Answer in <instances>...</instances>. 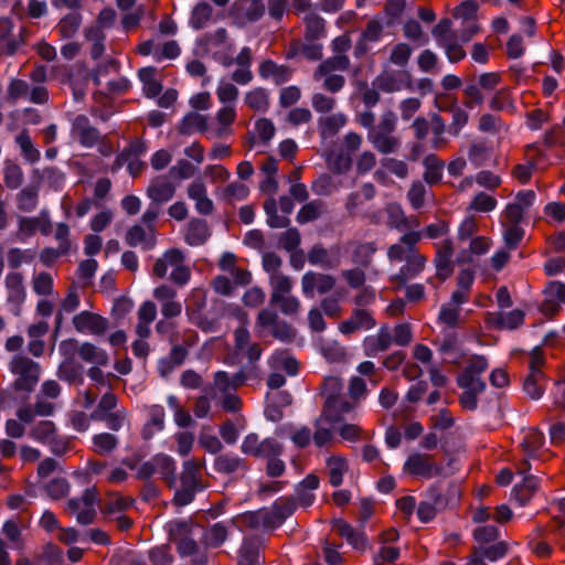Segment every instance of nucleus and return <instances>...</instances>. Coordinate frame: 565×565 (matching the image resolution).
<instances>
[{"instance_id": "f257e3e1", "label": "nucleus", "mask_w": 565, "mask_h": 565, "mask_svg": "<svg viewBox=\"0 0 565 565\" xmlns=\"http://www.w3.org/2000/svg\"><path fill=\"white\" fill-rule=\"evenodd\" d=\"M488 362L483 356L475 355L469 359L467 366L459 374L457 382L463 390L460 396V404L463 408L473 411L477 407V396L483 392L486 384L481 374L487 370Z\"/></svg>"}, {"instance_id": "f03ea898", "label": "nucleus", "mask_w": 565, "mask_h": 565, "mask_svg": "<svg viewBox=\"0 0 565 565\" xmlns=\"http://www.w3.org/2000/svg\"><path fill=\"white\" fill-rule=\"evenodd\" d=\"M153 274L159 278H169L178 286H184L190 281L191 270L184 264V255L179 249H169L153 265Z\"/></svg>"}, {"instance_id": "7ed1b4c3", "label": "nucleus", "mask_w": 565, "mask_h": 565, "mask_svg": "<svg viewBox=\"0 0 565 565\" xmlns=\"http://www.w3.org/2000/svg\"><path fill=\"white\" fill-rule=\"evenodd\" d=\"M9 370L14 376L13 385L18 391L32 392L40 380V365L24 355H14Z\"/></svg>"}, {"instance_id": "20e7f679", "label": "nucleus", "mask_w": 565, "mask_h": 565, "mask_svg": "<svg viewBox=\"0 0 565 565\" xmlns=\"http://www.w3.org/2000/svg\"><path fill=\"white\" fill-rule=\"evenodd\" d=\"M403 473L429 480L443 475V467L434 458L423 452L411 454L403 465Z\"/></svg>"}, {"instance_id": "39448f33", "label": "nucleus", "mask_w": 565, "mask_h": 565, "mask_svg": "<svg viewBox=\"0 0 565 565\" xmlns=\"http://www.w3.org/2000/svg\"><path fill=\"white\" fill-rule=\"evenodd\" d=\"M97 492L95 489H87L78 499H72L67 502V508L81 524H89L96 515L95 504Z\"/></svg>"}, {"instance_id": "423d86ee", "label": "nucleus", "mask_w": 565, "mask_h": 565, "mask_svg": "<svg viewBox=\"0 0 565 565\" xmlns=\"http://www.w3.org/2000/svg\"><path fill=\"white\" fill-rule=\"evenodd\" d=\"M192 532L193 527L186 522L175 521L169 524L170 539L177 544L182 556H190L196 551Z\"/></svg>"}, {"instance_id": "0eeeda50", "label": "nucleus", "mask_w": 565, "mask_h": 565, "mask_svg": "<svg viewBox=\"0 0 565 565\" xmlns=\"http://www.w3.org/2000/svg\"><path fill=\"white\" fill-rule=\"evenodd\" d=\"M536 200V194L533 190H523L516 193L513 202H510L503 213L504 217L509 222L520 223L525 213L531 209Z\"/></svg>"}, {"instance_id": "6e6552de", "label": "nucleus", "mask_w": 565, "mask_h": 565, "mask_svg": "<svg viewBox=\"0 0 565 565\" xmlns=\"http://www.w3.org/2000/svg\"><path fill=\"white\" fill-rule=\"evenodd\" d=\"M372 85L382 92L394 93L408 88L411 78L407 72L384 70L375 77Z\"/></svg>"}, {"instance_id": "1a4fd4ad", "label": "nucleus", "mask_w": 565, "mask_h": 565, "mask_svg": "<svg viewBox=\"0 0 565 565\" xmlns=\"http://www.w3.org/2000/svg\"><path fill=\"white\" fill-rule=\"evenodd\" d=\"M154 299L160 303L161 315L171 319L182 312V303L177 300V290L168 285H160L153 289Z\"/></svg>"}, {"instance_id": "9d476101", "label": "nucleus", "mask_w": 565, "mask_h": 565, "mask_svg": "<svg viewBox=\"0 0 565 565\" xmlns=\"http://www.w3.org/2000/svg\"><path fill=\"white\" fill-rule=\"evenodd\" d=\"M30 436L42 444L51 446L55 454H63L66 449L64 441L56 440V427L52 420H41L30 430Z\"/></svg>"}, {"instance_id": "9b49d317", "label": "nucleus", "mask_w": 565, "mask_h": 565, "mask_svg": "<svg viewBox=\"0 0 565 565\" xmlns=\"http://www.w3.org/2000/svg\"><path fill=\"white\" fill-rule=\"evenodd\" d=\"M77 332L92 335H102L108 329V321L99 315L82 311L73 318Z\"/></svg>"}, {"instance_id": "f8f14e48", "label": "nucleus", "mask_w": 565, "mask_h": 565, "mask_svg": "<svg viewBox=\"0 0 565 565\" xmlns=\"http://www.w3.org/2000/svg\"><path fill=\"white\" fill-rule=\"evenodd\" d=\"M334 279L330 275L318 274L313 271L306 273L301 278L302 294L307 298H313L315 291L326 294L334 287Z\"/></svg>"}, {"instance_id": "ddd939ff", "label": "nucleus", "mask_w": 565, "mask_h": 565, "mask_svg": "<svg viewBox=\"0 0 565 565\" xmlns=\"http://www.w3.org/2000/svg\"><path fill=\"white\" fill-rule=\"evenodd\" d=\"M451 23L449 20L440 21L433 30V34L436 38L438 44L446 50L448 60L451 63H456L462 60L466 55L463 49L458 44H451L449 42V32Z\"/></svg>"}, {"instance_id": "4468645a", "label": "nucleus", "mask_w": 565, "mask_h": 565, "mask_svg": "<svg viewBox=\"0 0 565 565\" xmlns=\"http://www.w3.org/2000/svg\"><path fill=\"white\" fill-rule=\"evenodd\" d=\"M324 470L329 483L332 487H339L349 471V461L342 455L328 454L324 458Z\"/></svg>"}, {"instance_id": "2eb2a0df", "label": "nucleus", "mask_w": 565, "mask_h": 565, "mask_svg": "<svg viewBox=\"0 0 565 565\" xmlns=\"http://www.w3.org/2000/svg\"><path fill=\"white\" fill-rule=\"evenodd\" d=\"M527 471L529 463L525 461L518 468V472L524 475L523 481L512 490V497L520 505H525L539 488V480L527 475Z\"/></svg>"}, {"instance_id": "dca6fc26", "label": "nucleus", "mask_w": 565, "mask_h": 565, "mask_svg": "<svg viewBox=\"0 0 565 565\" xmlns=\"http://www.w3.org/2000/svg\"><path fill=\"white\" fill-rule=\"evenodd\" d=\"M355 404L348 401L342 394L332 395L326 399L322 415L332 423L341 420L342 416L354 408Z\"/></svg>"}, {"instance_id": "f3484780", "label": "nucleus", "mask_w": 565, "mask_h": 565, "mask_svg": "<svg viewBox=\"0 0 565 565\" xmlns=\"http://www.w3.org/2000/svg\"><path fill=\"white\" fill-rule=\"evenodd\" d=\"M375 320L366 310L358 309L349 319L339 324V330L343 334H350L360 330H369L373 328Z\"/></svg>"}, {"instance_id": "a211bd4d", "label": "nucleus", "mask_w": 565, "mask_h": 565, "mask_svg": "<svg viewBox=\"0 0 565 565\" xmlns=\"http://www.w3.org/2000/svg\"><path fill=\"white\" fill-rule=\"evenodd\" d=\"M236 119L235 106H222L211 124L210 136L220 137L231 132V126Z\"/></svg>"}, {"instance_id": "6ab92c4d", "label": "nucleus", "mask_w": 565, "mask_h": 565, "mask_svg": "<svg viewBox=\"0 0 565 565\" xmlns=\"http://www.w3.org/2000/svg\"><path fill=\"white\" fill-rule=\"evenodd\" d=\"M175 470L174 460L168 455H157L151 461L145 463L140 470V473L148 477L152 473H160L164 478L173 476Z\"/></svg>"}, {"instance_id": "aec40b11", "label": "nucleus", "mask_w": 565, "mask_h": 565, "mask_svg": "<svg viewBox=\"0 0 565 565\" xmlns=\"http://www.w3.org/2000/svg\"><path fill=\"white\" fill-rule=\"evenodd\" d=\"M392 344V334L387 328H381L377 334L369 335L363 341L364 353L367 356H375L385 351Z\"/></svg>"}, {"instance_id": "412c9836", "label": "nucleus", "mask_w": 565, "mask_h": 565, "mask_svg": "<svg viewBox=\"0 0 565 565\" xmlns=\"http://www.w3.org/2000/svg\"><path fill=\"white\" fill-rule=\"evenodd\" d=\"M138 322L136 324V333L139 338H148L150 335V324L157 317V307L152 301H145L140 305L138 312Z\"/></svg>"}, {"instance_id": "4be33fe9", "label": "nucleus", "mask_w": 565, "mask_h": 565, "mask_svg": "<svg viewBox=\"0 0 565 565\" xmlns=\"http://www.w3.org/2000/svg\"><path fill=\"white\" fill-rule=\"evenodd\" d=\"M452 244L449 239L444 241L437 246V253L435 257V265L437 276L443 280L446 279L452 271L451 257H452Z\"/></svg>"}, {"instance_id": "5701e85b", "label": "nucleus", "mask_w": 565, "mask_h": 565, "mask_svg": "<svg viewBox=\"0 0 565 565\" xmlns=\"http://www.w3.org/2000/svg\"><path fill=\"white\" fill-rule=\"evenodd\" d=\"M232 10L235 17L242 21H256L264 13V7L258 0H237Z\"/></svg>"}, {"instance_id": "b1692460", "label": "nucleus", "mask_w": 565, "mask_h": 565, "mask_svg": "<svg viewBox=\"0 0 565 565\" xmlns=\"http://www.w3.org/2000/svg\"><path fill=\"white\" fill-rule=\"evenodd\" d=\"M332 423L328 420L324 415L321 416L315 422V431L312 433V441L316 447L324 448L330 447L335 441V435L333 429L329 426Z\"/></svg>"}, {"instance_id": "393cba45", "label": "nucleus", "mask_w": 565, "mask_h": 565, "mask_svg": "<svg viewBox=\"0 0 565 565\" xmlns=\"http://www.w3.org/2000/svg\"><path fill=\"white\" fill-rule=\"evenodd\" d=\"M524 321V312L520 309H513L509 312L492 313L488 317V322L500 328L513 330L520 327Z\"/></svg>"}, {"instance_id": "a878e982", "label": "nucleus", "mask_w": 565, "mask_h": 565, "mask_svg": "<svg viewBox=\"0 0 565 565\" xmlns=\"http://www.w3.org/2000/svg\"><path fill=\"white\" fill-rule=\"evenodd\" d=\"M78 356L97 366H105L109 362L107 352L90 342L82 343L77 349Z\"/></svg>"}, {"instance_id": "bb28decb", "label": "nucleus", "mask_w": 565, "mask_h": 565, "mask_svg": "<svg viewBox=\"0 0 565 565\" xmlns=\"http://www.w3.org/2000/svg\"><path fill=\"white\" fill-rule=\"evenodd\" d=\"M545 375L542 371L529 372L523 382L524 393L532 399H540L545 390Z\"/></svg>"}, {"instance_id": "cd10ccee", "label": "nucleus", "mask_w": 565, "mask_h": 565, "mask_svg": "<svg viewBox=\"0 0 565 565\" xmlns=\"http://www.w3.org/2000/svg\"><path fill=\"white\" fill-rule=\"evenodd\" d=\"M126 242L129 246L145 245L148 248L152 247L154 243L153 226H147V228L139 225L132 226L126 234Z\"/></svg>"}, {"instance_id": "c85d7f7f", "label": "nucleus", "mask_w": 565, "mask_h": 565, "mask_svg": "<svg viewBox=\"0 0 565 565\" xmlns=\"http://www.w3.org/2000/svg\"><path fill=\"white\" fill-rule=\"evenodd\" d=\"M47 224L49 222L43 215L39 217H20L19 231L17 235L19 239L23 242L25 238L33 235L36 231L46 232Z\"/></svg>"}, {"instance_id": "c756f323", "label": "nucleus", "mask_w": 565, "mask_h": 565, "mask_svg": "<svg viewBox=\"0 0 565 565\" xmlns=\"http://www.w3.org/2000/svg\"><path fill=\"white\" fill-rule=\"evenodd\" d=\"M174 191V185L170 181L163 178H158L149 185L148 195L152 201L163 203L173 196Z\"/></svg>"}, {"instance_id": "7c9ffc66", "label": "nucleus", "mask_w": 565, "mask_h": 565, "mask_svg": "<svg viewBox=\"0 0 565 565\" xmlns=\"http://www.w3.org/2000/svg\"><path fill=\"white\" fill-rule=\"evenodd\" d=\"M269 365L275 371H285L288 375L294 376L298 372V362L285 351H276L269 358Z\"/></svg>"}, {"instance_id": "2f4dec72", "label": "nucleus", "mask_w": 565, "mask_h": 565, "mask_svg": "<svg viewBox=\"0 0 565 565\" xmlns=\"http://www.w3.org/2000/svg\"><path fill=\"white\" fill-rule=\"evenodd\" d=\"M149 420L143 427V437L151 438L164 427V409L160 405H152L148 409Z\"/></svg>"}, {"instance_id": "473e14b6", "label": "nucleus", "mask_w": 565, "mask_h": 565, "mask_svg": "<svg viewBox=\"0 0 565 565\" xmlns=\"http://www.w3.org/2000/svg\"><path fill=\"white\" fill-rule=\"evenodd\" d=\"M73 135L85 147H92L98 140L97 130L89 127L86 119L83 117L76 118Z\"/></svg>"}, {"instance_id": "72a5a7b5", "label": "nucleus", "mask_w": 565, "mask_h": 565, "mask_svg": "<svg viewBox=\"0 0 565 565\" xmlns=\"http://www.w3.org/2000/svg\"><path fill=\"white\" fill-rule=\"evenodd\" d=\"M259 74L263 78H271L276 84H280L290 78L291 72L286 66L265 61L259 66Z\"/></svg>"}, {"instance_id": "f704fd0d", "label": "nucleus", "mask_w": 565, "mask_h": 565, "mask_svg": "<svg viewBox=\"0 0 565 565\" xmlns=\"http://www.w3.org/2000/svg\"><path fill=\"white\" fill-rule=\"evenodd\" d=\"M211 125L207 122V118L199 113L188 114L180 126V130L183 134H192L194 131L207 132L210 135Z\"/></svg>"}, {"instance_id": "c9c22d12", "label": "nucleus", "mask_w": 565, "mask_h": 565, "mask_svg": "<svg viewBox=\"0 0 565 565\" xmlns=\"http://www.w3.org/2000/svg\"><path fill=\"white\" fill-rule=\"evenodd\" d=\"M385 213L387 215V225L397 230H405L411 226H418V222L416 220L411 223L404 215L402 207L398 204H388L386 206Z\"/></svg>"}, {"instance_id": "e433bc0d", "label": "nucleus", "mask_w": 565, "mask_h": 565, "mask_svg": "<svg viewBox=\"0 0 565 565\" xmlns=\"http://www.w3.org/2000/svg\"><path fill=\"white\" fill-rule=\"evenodd\" d=\"M369 140L372 142L374 148L382 153L394 152L399 145L398 140L391 136V134L375 131L374 129L370 131Z\"/></svg>"}, {"instance_id": "4c0bfd02", "label": "nucleus", "mask_w": 565, "mask_h": 565, "mask_svg": "<svg viewBox=\"0 0 565 565\" xmlns=\"http://www.w3.org/2000/svg\"><path fill=\"white\" fill-rule=\"evenodd\" d=\"M245 382V376L242 372L236 373L230 377L224 371H218L214 376V387L221 393H228L231 390H235Z\"/></svg>"}, {"instance_id": "58836bf2", "label": "nucleus", "mask_w": 565, "mask_h": 565, "mask_svg": "<svg viewBox=\"0 0 565 565\" xmlns=\"http://www.w3.org/2000/svg\"><path fill=\"white\" fill-rule=\"evenodd\" d=\"M519 224L520 223L509 222L504 217L501 220L503 241L509 249L516 248L524 236V230Z\"/></svg>"}, {"instance_id": "ea45409f", "label": "nucleus", "mask_w": 565, "mask_h": 565, "mask_svg": "<svg viewBox=\"0 0 565 565\" xmlns=\"http://www.w3.org/2000/svg\"><path fill=\"white\" fill-rule=\"evenodd\" d=\"M269 286L271 288L270 301L280 300L281 296L289 295L292 290L291 279L282 274H275L269 276Z\"/></svg>"}, {"instance_id": "a19ab883", "label": "nucleus", "mask_w": 565, "mask_h": 565, "mask_svg": "<svg viewBox=\"0 0 565 565\" xmlns=\"http://www.w3.org/2000/svg\"><path fill=\"white\" fill-rule=\"evenodd\" d=\"M201 470V463L195 460H188L183 465V472L181 476V483L183 488L191 490H199V473Z\"/></svg>"}, {"instance_id": "79ce46f5", "label": "nucleus", "mask_w": 565, "mask_h": 565, "mask_svg": "<svg viewBox=\"0 0 565 565\" xmlns=\"http://www.w3.org/2000/svg\"><path fill=\"white\" fill-rule=\"evenodd\" d=\"M6 287L8 290V299L14 302H21L24 299L25 291L23 287V278L19 273H11L6 277Z\"/></svg>"}, {"instance_id": "37998d69", "label": "nucleus", "mask_w": 565, "mask_h": 565, "mask_svg": "<svg viewBox=\"0 0 565 565\" xmlns=\"http://www.w3.org/2000/svg\"><path fill=\"white\" fill-rule=\"evenodd\" d=\"M209 235V227L204 221H192L189 224L185 241L192 246H198L203 244Z\"/></svg>"}, {"instance_id": "c03bdc74", "label": "nucleus", "mask_w": 565, "mask_h": 565, "mask_svg": "<svg viewBox=\"0 0 565 565\" xmlns=\"http://www.w3.org/2000/svg\"><path fill=\"white\" fill-rule=\"evenodd\" d=\"M244 103L253 110L266 111L269 106L268 94L264 88H254L246 93Z\"/></svg>"}, {"instance_id": "a18cd8bd", "label": "nucleus", "mask_w": 565, "mask_h": 565, "mask_svg": "<svg viewBox=\"0 0 565 565\" xmlns=\"http://www.w3.org/2000/svg\"><path fill=\"white\" fill-rule=\"evenodd\" d=\"M347 124L344 114L338 113L319 120V128L323 136H333Z\"/></svg>"}, {"instance_id": "49530a36", "label": "nucleus", "mask_w": 565, "mask_h": 565, "mask_svg": "<svg viewBox=\"0 0 565 565\" xmlns=\"http://www.w3.org/2000/svg\"><path fill=\"white\" fill-rule=\"evenodd\" d=\"M264 210L267 215V224L274 228H282L288 226L289 218L286 215H279L277 211V202L274 198H269L264 203Z\"/></svg>"}, {"instance_id": "de8ad7c7", "label": "nucleus", "mask_w": 565, "mask_h": 565, "mask_svg": "<svg viewBox=\"0 0 565 565\" xmlns=\"http://www.w3.org/2000/svg\"><path fill=\"white\" fill-rule=\"evenodd\" d=\"M426 182L434 184L440 181L443 177L444 163L436 156H427L424 159Z\"/></svg>"}, {"instance_id": "09e8293b", "label": "nucleus", "mask_w": 565, "mask_h": 565, "mask_svg": "<svg viewBox=\"0 0 565 565\" xmlns=\"http://www.w3.org/2000/svg\"><path fill=\"white\" fill-rule=\"evenodd\" d=\"M154 67H145L139 71V78L143 84V92L148 97H154L161 92V85L154 77Z\"/></svg>"}, {"instance_id": "8fccbe9b", "label": "nucleus", "mask_w": 565, "mask_h": 565, "mask_svg": "<svg viewBox=\"0 0 565 565\" xmlns=\"http://www.w3.org/2000/svg\"><path fill=\"white\" fill-rule=\"evenodd\" d=\"M217 99L223 106H235L238 98L237 87L225 81H221L216 88Z\"/></svg>"}, {"instance_id": "3c124183", "label": "nucleus", "mask_w": 565, "mask_h": 565, "mask_svg": "<svg viewBox=\"0 0 565 565\" xmlns=\"http://www.w3.org/2000/svg\"><path fill=\"white\" fill-rule=\"evenodd\" d=\"M497 205L498 202L494 196L484 192H479L473 196L472 201L468 206V210L479 213H488L493 211L497 207Z\"/></svg>"}, {"instance_id": "603ef678", "label": "nucleus", "mask_w": 565, "mask_h": 565, "mask_svg": "<svg viewBox=\"0 0 565 565\" xmlns=\"http://www.w3.org/2000/svg\"><path fill=\"white\" fill-rule=\"evenodd\" d=\"M350 61L344 54H335L332 58L321 63L315 73V76L327 75L333 71H344L349 67Z\"/></svg>"}, {"instance_id": "864d4df0", "label": "nucleus", "mask_w": 565, "mask_h": 565, "mask_svg": "<svg viewBox=\"0 0 565 565\" xmlns=\"http://www.w3.org/2000/svg\"><path fill=\"white\" fill-rule=\"evenodd\" d=\"M544 444L543 434L536 428H529L525 431L522 447L527 456H533Z\"/></svg>"}, {"instance_id": "5fc2aeb1", "label": "nucleus", "mask_w": 565, "mask_h": 565, "mask_svg": "<svg viewBox=\"0 0 565 565\" xmlns=\"http://www.w3.org/2000/svg\"><path fill=\"white\" fill-rule=\"evenodd\" d=\"M426 258L423 255L411 253L407 256L406 265L401 269V275L405 278H413L423 271Z\"/></svg>"}, {"instance_id": "6e6d98bb", "label": "nucleus", "mask_w": 565, "mask_h": 565, "mask_svg": "<svg viewBox=\"0 0 565 565\" xmlns=\"http://www.w3.org/2000/svg\"><path fill=\"white\" fill-rule=\"evenodd\" d=\"M308 262L311 265L322 266L326 268H332L338 265V260L331 257L327 249L315 246L308 254Z\"/></svg>"}, {"instance_id": "4d7b16f0", "label": "nucleus", "mask_w": 565, "mask_h": 565, "mask_svg": "<svg viewBox=\"0 0 565 565\" xmlns=\"http://www.w3.org/2000/svg\"><path fill=\"white\" fill-rule=\"evenodd\" d=\"M118 444L116 436L109 433L95 435L93 438L94 450L99 455H107L113 451Z\"/></svg>"}, {"instance_id": "13d9d810", "label": "nucleus", "mask_w": 565, "mask_h": 565, "mask_svg": "<svg viewBox=\"0 0 565 565\" xmlns=\"http://www.w3.org/2000/svg\"><path fill=\"white\" fill-rule=\"evenodd\" d=\"M79 306V298L75 291H70L62 301L61 308L56 313L55 332H57L63 322V315L73 312Z\"/></svg>"}, {"instance_id": "bf43d9fd", "label": "nucleus", "mask_w": 565, "mask_h": 565, "mask_svg": "<svg viewBox=\"0 0 565 565\" xmlns=\"http://www.w3.org/2000/svg\"><path fill=\"white\" fill-rule=\"evenodd\" d=\"M460 320V309L451 306L449 303H445L441 306L439 315H438V321L439 323L445 324L449 328H455Z\"/></svg>"}, {"instance_id": "052dcab7", "label": "nucleus", "mask_w": 565, "mask_h": 565, "mask_svg": "<svg viewBox=\"0 0 565 565\" xmlns=\"http://www.w3.org/2000/svg\"><path fill=\"white\" fill-rule=\"evenodd\" d=\"M492 245V242L490 238L484 236H477L471 239L469 244V252L470 256L462 255L460 257L461 262H469L471 259L472 255L480 256L486 254Z\"/></svg>"}, {"instance_id": "680f3d73", "label": "nucleus", "mask_w": 565, "mask_h": 565, "mask_svg": "<svg viewBox=\"0 0 565 565\" xmlns=\"http://www.w3.org/2000/svg\"><path fill=\"white\" fill-rule=\"evenodd\" d=\"M212 17V8L207 3H199L192 12L191 24L195 29L203 28Z\"/></svg>"}, {"instance_id": "e2e57ef3", "label": "nucleus", "mask_w": 565, "mask_h": 565, "mask_svg": "<svg viewBox=\"0 0 565 565\" xmlns=\"http://www.w3.org/2000/svg\"><path fill=\"white\" fill-rule=\"evenodd\" d=\"M411 55H412L411 46L406 43H398L392 49V52L390 55V62L392 64L403 67V66L407 65Z\"/></svg>"}, {"instance_id": "0e129e2a", "label": "nucleus", "mask_w": 565, "mask_h": 565, "mask_svg": "<svg viewBox=\"0 0 565 565\" xmlns=\"http://www.w3.org/2000/svg\"><path fill=\"white\" fill-rule=\"evenodd\" d=\"M4 183L10 189H17L22 183L23 173L21 168L14 163H7L4 167Z\"/></svg>"}, {"instance_id": "69168bd1", "label": "nucleus", "mask_w": 565, "mask_h": 565, "mask_svg": "<svg viewBox=\"0 0 565 565\" xmlns=\"http://www.w3.org/2000/svg\"><path fill=\"white\" fill-rule=\"evenodd\" d=\"M244 428V420L243 419H236V423L234 422H226L221 427V437L224 441L227 444H234L239 435V429Z\"/></svg>"}, {"instance_id": "338daca9", "label": "nucleus", "mask_w": 565, "mask_h": 565, "mask_svg": "<svg viewBox=\"0 0 565 565\" xmlns=\"http://www.w3.org/2000/svg\"><path fill=\"white\" fill-rule=\"evenodd\" d=\"M15 140L28 161L34 162L39 159L40 152L33 147L29 135L21 132L17 136Z\"/></svg>"}, {"instance_id": "774afa93", "label": "nucleus", "mask_w": 565, "mask_h": 565, "mask_svg": "<svg viewBox=\"0 0 565 565\" xmlns=\"http://www.w3.org/2000/svg\"><path fill=\"white\" fill-rule=\"evenodd\" d=\"M349 396L352 401L358 402L367 395L366 383L359 376L351 377L348 387Z\"/></svg>"}]
</instances>
